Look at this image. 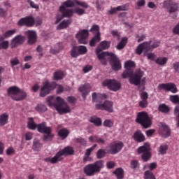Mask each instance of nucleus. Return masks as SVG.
<instances>
[{"label":"nucleus","instance_id":"obj_11","mask_svg":"<svg viewBox=\"0 0 179 179\" xmlns=\"http://www.w3.org/2000/svg\"><path fill=\"white\" fill-rule=\"evenodd\" d=\"M159 43L155 42L154 44L151 45L150 43H143L138 46H137V48H136V54H138V55H141L143 51H152L154 48H157V47H159Z\"/></svg>","mask_w":179,"mask_h":179},{"label":"nucleus","instance_id":"obj_46","mask_svg":"<svg viewBox=\"0 0 179 179\" xmlns=\"http://www.w3.org/2000/svg\"><path fill=\"white\" fill-rule=\"evenodd\" d=\"M106 152L105 150L99 149L97 151V153H96L97 159H103V158H104L106 157Z\"/></svg>","mask_w":179,"mask_h":179},{"label":"nucleus","instance_id":"obj_23","mask_svg":"<svg viewBox=\"0 0 179 179\" xmlns=\"http://www.w3.org/2000/svg\"><path fill=\"white\" fill-rule=\"evenodd\" d=\"M34 19L31 17H27L25 18H22L19 20L18 24L20 26L25 25L27 27H32L34 24Z\"/></svg>","mask_w":179,"mask_h":179},{"label":"nucleus","instance_id":"obj_20","mask_svg":"<svg viewBox=\"0 0 179 179\" xmlns=\"http://www.w3.org/2000/svg\"><path fill=\"white\" fill-rule=\"evenodd\" d=\"M89 36L87 30H83L76 34V38L80 44H86L87 43V38Z\"/></svg>","mask_w":179,"mask_h":179},{"label":"nucleus","instance_id":"obj_39","mask_svg":"<svg viewBox=\"0 0 179 179\" xmlns=\"http://www.w3.org/2000/svg\"><path fill=\"white\" fill-rule=\"evenodd\" d=\"M158 110L162 113H169L170 111V109L169 106H167L166 104L163 103L158 106Z\"/></svg>","mask_w":179,"mask_h":179},{"label":"nucleus","instance_id":"obj_44","mask_svg":"<svg viewBox=\"0 0 179 179\" xmlns=\"http://www.w3.org/2000/svg\"><path fill=\"white\" fill-rule=\"evenodd\" d=\"M85 9L87 8H76L73 9V15L74 13H76L78 15H83L86 13Z\"/></svg>","mask_w":179,"mask_h":179},{"label":"nucleus","instance_id":"obj_57","mask_svg":"<svg viewBox=\"0 0 179 179\" xmlns=\"http://www.w3.org/2000/svg\"><path fill=\"white\" fill-rule=\"evenodd\" d=\"M140 98H141V100L148 101V99L149 98V95H148V92H141V94H140Z\"/></svg>","mask_w":179,"mask_h":179},{"label":"nucleus","instance_id":"obj_12","mask_svg":"<svg viewBox=\"0 0 179 179\" xmlns=\"http://www.w3.org/2000/svg\"><path fill=\"white\" fill-rule=\"evenodd\" d=\"M137 152L138 155H141V159L144 161V162H147L152 157V153L150 152V147L149 145H143L138 147L137 149Z\"/></svg>","mask_w":179,"mask_h":179},{"label":"nucleus","instance_id":"obj_9","mask_svg":"<svg viewBox=\"0 0 179 179\" xmlns=\"http://www.w3.org/2000/svg\"><path fill=\"white\" fill-rule=\"evenodd\" d=\"M136 123L141 125V127L145 129L150 128L152 124V120L149 117V115L144 111L137 113Z\"/></svg>","mask_w":179,"mask_h":179},{"label":"nucleus","instance_id":"obj_22","mask_svg":"<svg viewBox=\"0 0 179 179\" xmlns=\"http://www.w3.org/2000/svg\"><path fill=\"white\" fill-rule=\"evenodd\" d=\"M133 139H134V141L141 143L145 142V136L141 130L137 129V131L134 132V134H133Z\"/></svg>","mask_w":179,"mask_h":179},{"label":"nucleus","instance_id":"obj_33","mask_svg":"<svg viewBox=\"0 0 179 179\" xmlns=\"http://www.w3.org/2000/svg\"><path fill=\"white\" fill-rule=\"evenodd\" d=\"M90 122L96 127H101L102 125V120L95 116L91 117Z\"/></svg>","mask_w":179,"mask_h":179},{"label":"nucleus","instance_id":"obj_30","mask_svg":"<svg viewBox=\"0 0 179 179\" xmlns=\"http://www.w3.org/2000/svg\"><path fill=\"white\" fill-rule=\"evenodd\" d=\"M3 37H0V51L1 50H8L9 47V41L4 40Z\"/></svg>","mask_w":179,"mask_h":179},{"label":"nucleus","instance_id":"obj_60","mask_svg":"<svg viewBox=\"0 0 179 179\" xmlns=\"http://www.w3.org/2000/svg\"><path fill=\"white\" fill-rule=\"evenodd\" d=\"M108 169H113L115 166V163L113 161H110L106 164Z\"/></svg>","mask_w":179,"mask_h":179},{"label":"nucleus","instance_id":"obj_21","mask_svg":"<svg viewBox=\"0 0 179 179\" xmlns=\"http://www.w3.org/2000/svg\"><path fill=\"white\" fill-rule=\"evenodd\" d=\"M24 34L27 36L28 41L27 43L29 45H32L35 43L37 41V34L34 30H29L24 32Z\"/></svg>","mask_w":179,"mask_h":179},{"label":"nucleus","instance_id":"obj_16","mask_svg":"<svg viewBox=\"0 0 179 179\" xmlns=\"http://www.w3.org/2000/svg\"><path fill=\"white\" fill-rule=\"evenodd\" d=\"M95 108L98 110H106L109 113H113V103L110 101H106L102 104H96Z\"/></svg>","mask_w":179,"mask_h":179},{"label":"nucleus","instance_id":"obj_8","mask_svg":"<svg viewBox=\"0 0 179 179\" xmlns=\"http://www.w3.org/2000/svg\"><path fill=\"white\" fill-rule=\"evenodd\" d=\"M104 167V161L99 160L95 162L94 164L87 165L84 168V172L87 176H92L96 173L100 172L101 169Z\"/></svg>","mask_w":179,"mask_h":179},{"label":"nucleus","instance_id":"obj_41","mask_svg":"<svg viewBox=\"0 0 179 179\" xmlns=\"http://www.w3.org/2000/svg\"><path fill=\"white\" fill-rule=\"evenodd\" d=\"M65 76L64 73L62 71H58L54 73L55 80H61Z\"/></svg>","mask_w":179,"mask_h":179},{"label":"nucleus","instance_id":"obj_45","mask_svg":"<svg viewBox=\"0 0 179 179\" xmlns=\"http://www.w3.org/2000/svg\"><path fill=\"white\" fill-rule=\"evenodd\" d=\"M144 179H156V177L152 171H145L144 172Z\"/></svg>","mask_w":179,"mask_h":179},{"label":"nucleus","instance_id":"obj_19","mask_svg":"<svg viewBox=\"0 0 179 179\" xmlns=\"http://www.w3.org/2000/svg\"><path fill=\"white\" fill-rule=\"evenodd\" d=\"M159 134L162 138H167L171 136V129L166 124L162 122L161 123V128H159Z\"/></svg>","mask_w":179,"mask_h":179},{"label":"nucleus","instance_id":"obj_51","mask_svg":"<svg viewBox=\"0 0 179 179\" xmlns=\"http://www.w3.org/2000/svg\"><path fill=\"white\" fill-rule=\"evenodd\" d=\"M144 52V55L145 57H147V58H148V59L151 60V61H154V59H155L156 56L154 53H147L148 51L146 50H143Z\"/></svg>","mask_w":179,"mask_h":179},{"label":"nucleus","instance_id":"obj_24","mask_svg":"<svg viewBox=\"0 0 179 179\" xmlns=\"http://www.w3.org/2000/svg\"><path fill=\"white\" fill-rule=\"evenodd\" d=\"M164 6L167 8L169 13H174L178 9V4L171 1L164 2Z\"/></svg>","mask_w":179,"mask_h":179},{"label":"nucleus","instance_id":"obj_47","mask_svg":"<svg viewBox=\"0 0 179 179\" xmlns=\"http://www.w3.org/2000/svg\"><path fill=\"white\" fill-rule=\"evenodd\" d=\"M63 48L64 45L61 43H59L55 45V50H54L52 49L50 51L52 52V54H56L57 52H59V51H61V50H63Z\"/></svg>","mask_w":179,"mask_h":179},{"label":"nucleus","instance_id":"obj_37","mask_svg":"<svg viewBox=\"0 0 179 179\" xmlns=\"http://www.w3.org/2000/svg\"><path fill=\"white\" fill-rule=\"evenodd\" d=\"M168 149H169L168 145L166 144L161 145H159V148H158V152H159V154H161L162 155H166Z\"/></svg>","mask_w":179,"mask_h":179},{"label":"nucleus","instance_id":"obj_56","mask_svg":"<svg viewBox=\"0 0 179 179\" xmlns=\"http://www.w3.org/2000/svg\"><path fill=\"white\" fill-rule=\"evenodd\" d=\"M76 142L83 146L87 145V141L85 138H76Z\"/></svg>","mask_w":179,"mask_h":179},{"label":"nucleus","instance_id":"obj_34","mask_svg":"<svg viewBox=\"0 0 179 179\" xmlns=\"http://www.w3.org/2000/svg\"><path fill=\"white\" fill-rule=\"evenodd\" d=\"M16 32H17V30L15 29H10V30L5 31L1 37L4 39H6V38H8L11 37L12 36H13Z\"/></svg>","mask_w":179,"mask_h":179},{"label":"nucleus","instance_id":"obj_5","mask_svg":"<svg viewBox=\"0 0 179 179\" xmlns=\"http://www.w3.org/2000/svg\"><path fill=\"white\" fill-rule=\"evenodd\" d=\"M54 96H48L47 98V103L50 107L54 106L59 115L67 114L70 113L71 109L65 101L60 96L56 98V102L52 103Z\"/></svg>","mask_w":179,"mask_h":179},{"label":"nucleus","instance_id":"obj_28","mask_svg":"<svg viewBox=\"0 0 179 179\" xmlns=\"http://www.w3.org/2000/svg\"><path fill=\"white\" fill-rule=\"evenodd\" d=\"M89 141L91 143H96L101 145L106 143V141L99 136H91L89 138Z\"/></svg>","mask_w":179,"mask_h":179},{"label":"nucleus","instance_id":"obj_49","mask_svg":"<svg viewBox=\"0 0 179 179\" xmlns=\"http://www.w3.org/2000/svg\"><path fill=\"white\" fill-rule=\"evenodd\" d=\"M168 61V59L166 57H159L155 60V62L158 64V65H164V64H166Z\"/></svg>","mask_w":179,"mask_h":179},{"label":"nucleus","instance_id":"obj_1","mask_svg":"<svg viewBox=\"0 0 179 179\" xmlns=\"http://www.w3.org/2000/svg\"><path fill=\"white\" fill-rule=\"evenodd\" d=\"M110 47L109 41H103L98 46L96 50V54L98 55L99 61L103 65H106L107 61H110V65L113 68H121L122 64L117 56L109 52H103V50H108Z\"/></svg>","mask_w":179,"mask_h":179},{"label":"nucleus","instance_id":"obj_15","mask_svg":"<svg viewBox=\"0 0 179 179\" xmlns=\"http://www.w3.org/2000/svg\"><path fill=\"white\" fill-rule=\"evenodd\" d=\"M103 86H108L110 90L113 92H117L121 87V84L120 82L115 80H106L103 83Z\"/></svg>","mask_w":179,"mask_h":179},{"label":"nucleus","instance_id":"obj_64","mask_svg":"<svg viewBox=\"0 0 179 179\" xmlns=\"http://www.w3.org/2000/svg\"><path fill=\"white\" fill-rule=\"evenodd\" d=\"M145 4V0H138L137 1V6L141 7L143 6Z\"/></svg>","mask_w":179,"mask_h":179},{"label":"nucleus","instance_id":"obj_54","mask_svg":"<svg viewBox=\"0 0 179 179\" xmlns=\"http://www.w3.org/2000/svg\"><path fill=\"white\" fill-rule=\"evenodd\" d=\"M136 66L134 62L129 60L124 62V68H134Z\"/></svg>","mask_w":179,"mask_h":179},{"label":"nucleus","instance_id":"obj_4","mask_svg":"<svg viewBox=\"0 0 179 179\" xmlns=\"http://www.w3.org/2000/svg\"><path fill=\"white\" fill-rule=\"evenodd\" d=\"M76 4L85 8H87L89 7V5L84 1H80L78 0H67L62 3V6L59 8V10L64 17H72L73 9L67 8L73 7Z\"/></svg>","mask_w":179,"mask_h":179},{"label":"nucleus","instance_id":"obj_10","mask_svg":"<svg viewBox=\"0 0 179 179\" xmlns=\"http://www.w3.org/2000/svg\"><path fill=\"white\" fill-rule=\"evenodd\" d=\"M57 84L54 81H45L40 91V96L43 98L48 95L52 92V90H54V89L57 87Z\"/></svg>","mask_w":179,"mask_h":179},{"label":"nucleus","instance_id":"obj_40","mask_svg":"<svg viewBox=\"0 0 179 179\" xmlns=\"http://www.w3.org/2000/svg\"><path fill=\"white\" fill-rule=\"evenodd\" d=\"M101 41V35L96 34L95 36L92 38V39L90 41V45L91 47H94L96 43L99 42Z\"/></svg>","mask_w":179,"mask_h":179},{"label":"nucleus","instance_id":"obj_26","mask_svg":"<svg viewBox=\"0 0 179 179\" xmlns=\"http://www.w3.org/2000/svg\"><path fill=\"white\" fill-rule=\"evenodd\" d=\"M43 144L38 138H34L33 141L32 150L34 152H40L43 148Z\"/></svg>","mask_w":179,"mask_h":179},{"label":"nucleus","instance_id":"obj_36","mask_svg":"<svg viewBox=\"0 0 179 179\" xmlns=\"http://www.w3.org/2000/svg\"><path fill=\"white\" fill-rule=\"evenodd\" d=\"M117 179H123L124 178V170L122 168H117L113 172Z\"/></svg>","mask_w":179,"mask_h":179},{"label":"nucleus","instance_id":"obj_63","mask_svg":"<svg viewBox=\"0 0 179 179\" xmlns=\"http://www.w3.org/2000/svg\"><path fill=\"white\" fill-rule=\"evenodd\" d=\"M7 15L6 10L0 6V16L5 17Z\"/></svg>","mask_w":179,"mask_h":179},{"label":"nucleus","instance_id":"obj_35","mask_svg":"<svg viewBox=\"0 0 179 179\" xmlns=\"http://www.w3.org/2000/svg\"><path fill=\"white\" fill-rule=\"evenodd\" d=\"M71 23V20H64L57 26V29L59 30L65 29L68 27Z\"/></svg>","mask_w":179,"mask_h":179},{"label":"nucleus","instance_id":"obj_61","mask_svg":"<svg viewBox=\"0 0 179 179\" xmlns=\"http://www.w3.org/2000/svg\"><path fill=\"white\" fill-rule=\"evenodd\" d=\"M10 64H12V66H15V65H18V64H20V62L18 59L15 57L10 61Z\"/></svg>","mask_w":179,"mask_h":179},{"label":"nucleus","instance_id":"obj_38","mask_svg":"<svg viewBox=\"0 0 179 179\" xmlns=\"http://www.w3.org/2000/svg\"><path fill=\"white\" fill-rule=\"evenodd\" d=\"M127 43V38L124 37L122 38V41H120L117 44V45H116V48H117V50H122L123 48H124Z\"/></svg>","mask_w":179,"mask_h":179},{"label":"nucleus","instance_id":"obj_62","mask_svg":"<svg viewBox=\"0 0 179 179\" xmlns=\"http://www.w3.org/2000/svg\"><path fill=\"white\" fill-rule=\"evenodd\" d=\"M64 17H65V16H64L63 14H62V15H57L56 16V20H55V23L58 24L63 19Z\"/></svg>","mask_w":179,"mask_h":179},{"label":"nucleus","instance_id":"obj_31","mask_svg":"<svg viewBox=\"0 0 179 179\" xmlns=\"http://www.w3.org/2000/svg\"><path fill=\"white\" fill-rule=\"evenodd\" d=\"M96 147H97V144H94L90 148L87 149L85 155V157L83 159L84 162H87L89 157L91 155V153L95 150Z\"/></svg>","mask_w":179,"mask_h":179},{"label":"nucleus","instance_id":"obj_43","mask_svg":"<svg viewBox=\"0 0 179 179\" xmlns=\"http://www.w3.org/2000/svg\"><path fill=\"white\" fill-rule=\"evenodd\" d=\"M120 10H126V8L123 6H119L116 8H111L110 10L108 11V13L109 14H113V13H117V11H120Z\"/></svg>","mask_w":179,"mask_h":179},{"label":"nucleus","instance_id":"obj_48","mask_svg":"<svg viewBox=\"0 0 179 179\" xmlns=\"http://www.w3.org/2000/svg\"><path fill=\"white\" fill-rule=\"evenodd\" d=\"M170 101L173 104L179 103V96L178 95H171L169 97Z\"/></svg>","mask_w":179,"mask_h":179},{"label":"nucleus","instance_id":"obj_2","mask_svg":"<svg viewBox=\"0 0 179 179\" xmlns=\"http://www.w3.org/2000/svg\"><path fill=\"white\" fill-rule=\"evenodd\" d=\"M28 129L30 130H36L37 128L38 131L40 134H44L43 136V141L44 143H48L52 141L54 138V134L52 132V128L50 127H47L46 122H43L38 124H36L33 117L29 118V122H27Z\"/></svg>","mask_w":179,"mask_h":179},{"label":"nucleus","instance_id":"obj_18","mask_svg":"<svg viewBox=\"0 0 179 179\" xmlns=\"http://www.w3.org/2000/svg\"><path fill=\"white\" fill-rule=\"evenodd\" d=\"M25 41V37L21 34L15 36L10 41V46L12 48H15V47H18V45L22 44Z\"/></svg>","mask_w":179,"mask_h":179},{"label":"nucleus","instance_id":"obj_58","mask_svg":"<svg viewBox=\"0 0 179 179\" xmlns=\"http://www.w3.org/2000/svg\"><path fill=\"white\" fill-rule=\"evenodd\" d=\"M15 153V149L13 147H10L6 150V155L8 156L13 155Z\"/></svg>","mask_w":179,"mask_h":179},{"label":"nucleus","instance_id":"obj_7","mask_svg":"<svg viewBox=\"0 0 179 179\" xmlns=\"http://www.w3.org/2000/svg\"><path fill=\"white\" fill-rule=\"evenodd\" d=\"M8 96L13 101H20L26 99L27 94L23 90H21L19 87L13 86L8 89Z\"/></svg>","mask_w":179,"mask_h":179},{"label":"nucleus","instance_id":"obj_25","mask_svg":"<svg viewBox=\"0 0 179 179\" xmlns=\"http://www.w3.org/2000/svg\"><path fill=\"white\" fill-rule=\"evenodd\" d=\"M79 90H80V92L82 93V96L83 99L85 100L87 96H88L90 92L91 86L90 84L84 85L79 88Z\"/></svg>","mask_w":179,"mask_h":179},{"label":"nucleus","instance_id":"obj_6","mask_svg":"<svg viewBox=\"0 0 179 179\" xmlns=\"http://www.w3.org/2000/svg\"><path fill=\"white\" fill-rule=\"evenodd\" d=\"M74 153V150L72 147H65L64 149L60 150L53 157H47L44 159L46 163H50L55 164L58 162H62L64 158L62 156L72 155Z\"/></svg>","mask_w":179,"mask_h":179},{"label":"nucleus","instance_id":"obj_27","mask_svg":"<svg viewBox=\"0 0 179 179\" xmlns=\"http://www.w3.org/2000/svg\"><path fill=\"white\" fill-rule=\"evenodd\" d=\"M106 98L107 96L104 94H97L96 92L92 94V101L94 103H100L101 100L106 99Z\"/></svg>","mask_w":179,"mask_h":179},{"label":"nucleus","instance_id":"obj_59","mask_svg":"<svg viewBox=\"0 0 179 179\" xmlns=\"http://www.w3.org/2000/svg\"><path fill=\"white\" fill-rule=\"evenodd\" d=\"M33 138V134L31 132H27L25 134V139L27 141H29Z\"/></svg>","mask_w":179,"mask_h":179},{"label":"nucleus","instance_id":"obj_29","mask_svg":"<svg viewBox=\"0 0 179 179\" xmlns=\"http://www.w3.org/2000/svg\"><path fill=\"white\" fill-rule=\"evenodd\" d=\"M9 116L5 113L0 115V127H3L8 122Z\"/></svg>","mask_w":179,"mask_h":179},{"label":"nucleus","instance_id":"obj_13","mask_svg":"<svg viewBox=\"0 0 179 179\" xmlns=\"http://www.w3.org/2000/svg\"><path fill=\"white\" fill-rule=\"evenodd\" d=\"M124 148V143L122 141H115L109 145V149H107V153L115 155L118 154Z\"/></svg>","mask_w":179,"mask_h":179},{"label":"nucleus","instance_id":"obj_3","mask_svg":"<svg viewBox=\"0 0 179 179\" xmlns=\"http://www.w3.org/2000/svg\"><path fill=\"white\" fill-rule=\"evenodd\" d=\"M144 72L140 69L134 71L133 69L127 68L123 73H122V78L123 79H127L129 78V83L130 85H134L135 86L145 85L146 83V78H143ZM143 78V79H142Z\"/></svg>","mask_w":179,"mask_h":179},{"label":"nucleus","instance_id":"obj_53","mask_svg":"<svg viewBox=\"0 0 179 179\" xmlns=\"http://www.w3.org/2000/svg\"><path fill=\"white\" fill-rule=\"evenodd\" d=\"M90 31L96 35L99 34V36H101V34L99 31V27L98 25H93Z\"/></svg>","mask_w":179,"mask_h":179},{"label":"nucleus","instance_id":"obj_52","mask_svg":"<svg viewBox=\"0 0 179 179\" xmlns=\"http://www.w3.org/2000/svg\"><path fill=\"white\" fill-rule=\"evenodd\" d=\"M114 122L111 120H106L103 122V126L107 128H112Z\"/></svg>","mask_w":179,"mask_h":179},{"label":"nucleus","instance_id":"obj_42","mask_svg":"<svg viewBox=\"0 0 179 179\" xmlns=\"http://www.w3.org/2000/svg\"><path fill=\"white\" fill-rule=\"evenodd\" d=\"M35 110L38 112V113H45L47 111L48 108L46 107V106L41 103V104H38Z\"/></svg>","mask_w":179,"mask_h":179},{"label":"nucleus","instance_id":"obj_17","mask_svg":"<svg viewBox=\"0 0 179 179\" xmlns=\"http://www.w3.org/2000/svg\"><path fill=\"white\" fill-rule=\"evenodd\" d=\"M158 90H165L166 92H171L173 94H176L178 92V88L173 83L158 85Z\"/></svg>","mask_w":179,"mask_h":179},{"label":"nucleus","instance_id":"obj_50","mask_svg":"<svg viewBox=\"0 0 179 179\" xmlns=\"http://www.w3.org/2000/svg\"><path fill=\"white\" fill-rule=\"evenodd\" d=\"M139 166V162L136 159L131 160V162H130V168L131 169H136Z\"/></svg>","mask_w":179,"mask_h":179},{"label":"nucleus","instance_id":"obj_55","mask_svg":"<svg viewBox=\"0 0 179 179\" xmlns=\"http://www.w3.org/2000/svg\"><path fill=\"white\" fill-rule=\"evenodd\" d=\"M148 100H141L138 102V106L141 108H145L148 107Z\"/></svg>","mask_w":179,"mask_h":179},{"label":"nucleus","instance_id":"obj_32","mask_svg":"<svg viewBox=\"0 0 179 179\" xmlns=\"http://www.w3.org/2000/svg\"><path fill=\"white\" fill-rule=\"evenodd\" d=\"M58 135L62 140L66 139L69 135V131L67 129H61L58 131Z\"/></svg>","mask_w":179,"mask_h":179},{"label":"nucleus","instance_id":"obj_14","mask_svg":"<svg viewBox=\"0 0 179 179\" xmlns=\"http://www.w3.org/2000/svg\"><path fill=\"white\" fill-rule=\"evenodd\" d=\"M87 51L88 49L85 45L75 46L71 51V57H73V58H77L78 55H85V54H87Z\"/></svg>","mask_w":179,"mask_h":179}]
</instances>
